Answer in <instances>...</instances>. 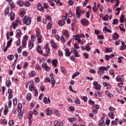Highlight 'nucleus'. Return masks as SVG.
<instances>
[{
    "label": "nucleus",
    "instance_id": "f257e3e1",
    "mask_svg": "<svg viewBox=\"0 0 126 126\" xmlns=\"http://www.w3.org/2000/svg\"><path fill=\"white\" fill-rule=\"evenodd\" d=\"M80 38H85V35H84V34H77L76 35H73V39L75 40V41H77L78 44H81V45H83V41L81 40Z\"/></svg>",
    "mask_w": 126,
    "mask_h": 126
},
{
    "label": "nucleus",
    "instance_id": "f03ea898",
    "mask_svg": "<svg viewBox=\"0 0 126 126\" xmlns=\"http://www.w3.org/2000/svg\"><path fill=\"white\" fill-rule=\"evenodd\" d=\"M23 22L26 25H30L31 24V17L26 16L23 19Z\"/></svg>",
    "mask_w": 126,
    "mask_h": 126
},
{
    "label": "nucleus",
    "instance_id": "7ed1b4c3",
    "mask_svg": "<svg viewBox=\"0 0 126 126\" xmlns=\"http://www.w3.org/2000/svg\"><path fill=\"white\" fill-rule=\"evenodd\" d=\"M12 25L13 29H16L17 26H18V25H21V20H16L15 22H13Z\"/></svg>",
    "mask_w": 126,
    "mask_h": 126
},
{
    "label": "nucleus",
    "instance_id": "20e7f679",
    "mask_svg": "<svg viewBox=\"0 0 126 126\" xmlns=\"http://www.w3.org/2000/svg\"><path fill=\"white\" fill-rule=\"evenodd\" d=\"M71 50L72 53H73V54H74V56L76 58H78L80 57V55H78V51H77V50L75 49V48H72Z\"/></svg>",
    "mask_w": 126,
    "mask_h": 126
},
{
    "label": "nucleus",
    "instance_id": "39448f33",
    "mask_svg": "<svg viewBox=\"0 0 126 126\" xmlns=\"http://www.w3.org/2000/svg\"><path fill=\"white\" fill-rule=\"evenodd\" d=\"M62 35L65 36L66 40L69 39V34L68 33V31H64L62 32Z\"/></svg>",
    "mask_w": 126,
    "mask_h": 126
},
{
    "label": "nucleus",
    "instance_id": "423d86ee",
    "mask_svg": "<svg viewBox=\"0 0 126 126\" xmlns=\"http://www.w3.org/2000/svg\"><path fill=\"white\" fill-rule=\"evenodd\" d=\"M81 23L84 26H85L86 25H88L89 24V23L88 22V21L86 18H83L81 20Z\"/></svg>",
    "mask_w": 126,
    "mask_h": 126
},
{
    "label": "nucleus",
    "instance_id": "0eeeda50",
    "mask_svg": "<svg viewBox=\"0 0 126 126\" xmlns=\"http://www.w3.org/2000/svg\"><path fill=\"white\" fill-rule=\"evenodd\" d=\"M36 52L39 54V55H42L43 54V49L41 48L40 45H38L36 47Z\"/></svg>",
    "mask_w": 126,
    "mask_h": 126
},
{
    "label": "nucleus",
    "instance_id": "6e6552de",
    "mask_svg": "<svg viewBox=\"0 0 126 126\" xmlns=\"http://www.w3.org/2000/svg\"><path fill=\"white\" fill-rule=\"evenodd\" d=\"M119 37H120V35H119V34H118V33L117 32H115L112 36V38L113 40H115V41H117V40L119 39Z\"/></svg>",
    "mask_w": 126,
    "mask_h": 126
},
{
    "label": "nucleus",
    "instance_id": "1a4fd4ad",
    "mask_svg": "<svg viewBox=\"0 0 126 126\" xmlns=\"http://www.w3.org/2000/svg\"><path fill=\"white\" fill-rule=\"evenodd\" d=\"M103 32L107 33V32H108V33H112V30H110V29H108V27L107 26H104V29H103Z\"/></svg>",
    "mask_w": 126,
    "mask_h": 126
},
{
    "label": "nucleus",
    "instance_id": "9d476101",
    "mask_svg": "<svg viewBox=\"0 0 126 126\" xmlns=\"http://www.w3.org/2000/svg\"><path fill=\"white\" fill-rule=\"evenodd\" d=\"M43 103H44V104H47L48 103V102H49V103L50 104H51V100L50 99V98H47V97L45 96L44 98H43Z\"/></svg>",
    "mask_w": 126,
    "mask_h": 126
},
{
    "label": "nucleus",
    "instance_id": "9b49d317",
    "mask_svg": "<svg viewBox=\"0 0 126 126\" xmlns=\"http://www.w3.org/2000/svg\"><path fill=\"white\" fill-rule=\"evenodd\" d=\"M17 34L16 35V38H21V31L19 29L16 30Z\"/></svg>",
    "mask_w": 126,
    "mask_h": 126
},
{
    "label": "nucleus",
    "instance_id": "f8f14e48",
    "mask_svg": "<svg viewBox=\"0 0 126 126\" xmlns=\"http://www.w3.org/2000/svg\"><path fill=\"white\" fill-rule=\"evenodd\" d=\"M37 8L39 11H42V12H44V7H43V6L40 3H38L37 4Z\"/></svg>",
    "mask_w": 126,
    "mask_h": 126
},
{
    "label": "nucleus",
    "instance_id": "ddd939ff",
    "mask_svg": "<svg viewBox=\"0 0 126 126\" xmlns=\"http://www.w3.org/2000/svg\"><path fill=\"white\" fill-rule=\"evenodd\" d=\"M10 18L11 21H12V20H13L14 18H15V14H14V12H11L10 13Z\"/></svg>",
    "mask_w": 126,
    "mask_h": 126
},
{
    "label": "nucleus",
    "instance_id": "4468645a",
    "mask_svg": "<svg viewBox=\"0 0 126 126\" xmlns=\"http://www.w3.org/2000/svg\"><path fill=\"white\" fill-rule=\"evenodd\" d=\"M9 4L11 6V8H15V5H14V2H13L12 0L9 1Z\"/></svg>",
    "mask_w": 126,
    "mask_h": 126
},
{
    "label": "nucleus",
    "instance_id": "2eb2a0df",
    "mask_svg": "<svg viewBox=\"0 0 126 126\" xmlns=\"http://www.w3.org/2000/svg\"><path fill=\"white\" fill-rule=\"evenodd\" d=\"M29 89L30 91H34V90L35 89V85H34L33 84H31L29 86Z\"/></svg>",
    "mask_w": 126,
    "mask_h": 126
},
{
    "label": "nucleus",
    "instance_id": "dca6fc26",
    "mask_svg": "<svg viewBox=\"0 0 126 126\" xmlns=\"http://www.w3.org/2000/svg\"><path fill=\"white\" fill-rule=\"evenodd\" d=\"M57 63H58V60L54 59L52 61V65H54L55 67H57Z\"/></svg>",
    "mask_w": 126,
    "mask_h": 126
},
{
    "label": "nucleus",
    "instance_id": "f3484780",
    "mask_svg": "<svg viewBox=\"0 0 126 126\" xmlns=\"http://www.w3.org/2000/svg\"><path fill=\"white\" fill-rule=\"evenodd\" d=\"M102 92H95L94 93V96H96V97H102Z\"/></svg>",
    "mask_w": 126,
    "mask_h": 126
},
{
    "label": "nucleus",
    "instance_id": "a211bd4d",
    "mask_svg": "<svg viewBox=\"0 0 126 126\" xmlns=\"http://www.w3.org/2000/svg\"><path fill=\"white\" fill-rule=\"evenodd\" d=\"M58 24H59V25H60V26L62 27V26H63V25H64V24H65V22H64V21H63V20H59L58 22Z\"/></svg>",
    "mask_w": 126,
    "mask_h": 126
},
{
    "label": "nucleus",
    "instance_id": "6ab92c4d",
    "mask_svg": "<svg viewBox=\"0 0 126 126\" xmlns=\"http://www.w3.org/2000/svg\"><path fill=\"white\" fill-rule=\"evenodd\" d=\"M105 94H106V95H107V96L109 98H112V97H114V94H113L112 93H110V92H109V91H105Z\"/></svg>",
    "mask_w": 126,
    "mask_h": 126
},
{
    "label": "nucleus",
    "instance_id": "aec40b11",
    "mask_svg": "<svg viewBox=\"0 0 126 126\" xmlns=\"http://www.w3.org/2000/svg\"><path fill=\"white\" fill-rule=\"evenodd\" d=\"M35 37H36V38L42 37V35H41V34L40 33V32L39 31V29H37L36 30Z\"/></svg>",
    "mask_w": 126,
    "mask_h": 126
},
{
    "label": "nucleus",
    "instance_id": "412c9836",
    "mask_svg": "<svg viewBox=\"0 0 126 126\" xmlns=\"http://www.w3.org/2000/svg\"><path fill=\"white\" fill-rule=\"evenodd\" d=\"M125 15L122 14L120 18V22H121V23H124V22H125V20L124 19H125Z\"/></svg>",
    "mask_w": 126,
    "mask_h": 126
},
{
    "label": "nucleus",
    "instance_id": "4be33fe9",
    "mask_svg": "<svg viewBox=\"0 0 126 126\" xmlns=\"http://www.w3.org/2000/svg\"><path fill=\"white\" fill-rule=\"evenodd\" d=\"M50 44H52V47L54 48V49H57L58 48V45L56 44V42L52 41L50 42Z\"/></svg>",
    "mask_w": 126,
    "mask_h": 126
},
{
    "label": "nucleus",
    "instance_id": "5701e85b",
    "mask_svg": "<svg viewBox=\"0 0 126 126\" xmlns=\"http://www.w3.org/2000/svg\"><path fill=\"white\" fill-rule=\"evenodd\" d=\"M7 58L8 59L10 62H12V60L14 59V56L13 55H10L7 57Z\"/></svg>",
    "mask_w": 126,
    "mask_h": 126
},
{
    "label": "nucleus",
    "instance_id": "b1692460",
    "mask_svg": "<svg viewBox=\"0 0 126 126\" xmlns=\"http://www.w3.org/2000/svg\"><path fill=\"white\" fill-rule=\"evenodd\" d=\"M35 75H36V72L32 71L29 74V76H30V77H33Z\"/></svg>",
    "mask_w": 126,
    "mask_h": 126
},
{
    "label": "nucleus",
    "instance_id": "393cba45",
    "mask_svg": "<svg viewBox=\"0 0 126 126\" xmlns=\"http://www.w3.org/2000/svg\"><path fill=\"white\" fill-rule=\"evenodd\" d=\"M108 19H109V14H106L104 17L102 18V20L104 21H108Z\"/></svg>",
    "mask_w": 126,
    "mask_h": 126
},
{
    "label": "nucleus",
    "instance_id": "a878e982",
    "mask_svg": "<svg viewBox=\"0 0 126 126\" xmlns=\"http://www.w3.org/2000/svg\"><path fill=\"white\" fill-rule=\"evenodd\" d=\"M51 84H52V88L55 86V84H56V80H55V78H52L51 79Z\"/></svg>",
    "mask_w": 126,
    "mask_h": 126
},
{
    "label": "nucleus",
    "instance_id": "bb28decb",
    "mask_svg": "<svg viewBox=\"0 0 126 126\" xmlns=\"http://www.w3.org/2000/svg\"><path fill=\"white\" fill-rule=\"evenodd\" d=\"M108 67L105 66H101L99 68V70H104L105 71H107L108 70Z\"/></svg>",
    "mask_w": 126,
    "mask_h": 126
},
{
    "label": "nucleus",
    "instance_id": "cd10ccee",
    "mask_svg": "<svg viewBox=\"0 0 126 126\" xmlns=\"http://www.w3.org/2000/svg\"><path fill=\"white\" fill-rule=\"evenodd\" d=\"M79 74H80V73H79V72H76L73 75H72V79H74V78H75V77H76V76H78V75H79Z\"/></svg>",
    "mask_w": 126,
    "mask_h": 126
},
{
    "label": "nucleus",
    "instance_id": "c85d7f7f",
    "mask_svg": "<svg viewBox=\"0 0 126 126\" xmlns=\"http://www.w3.org/2000/svg\"><path fill=\"white\" fill-rule=\"evenodd\" d=\"M6 85L8 88H9V87H10V85H11V82L10 81V80L6 81Z\"/></svg>",
    "mask_w": 126,
    "mask_h": 126
},
{
    "label": "nucleus",
    "instance_id": "c756f323",
    "mask_svg": "<svg viewBox=\"0 0 126 126\" xmlns=\"http://www.w3.org/2000/svg\"><path fill=\"white\" fill-rule=\"evenodd\" d=\"M9 13V7H7L5 9V12L4 14L5 15H7V14H8Z\"/></svg>",
    "mask_w": 126,
    "mask_h": 126
},
{
    "label": "nucleus",
    "instance_id": "7c9ffc66",
    "mask_svg": "<svg viewBox=\"0 0 126 126\" xmlns=\"http://www.w3.org/2000/svg\"><path fill=\"white\" fill-rule=\"evenodd\" d=\"M46 112H47V116H51L52 115V111L50 110L49 108H47L46 110Z\"/></svg>",
    "mask_w": 126,
    "mask_h": 126
},
{
    "label": "nucleus",
    "instance_id": "2f4dec72",
    "mask_svg": "<svg viewBox=\"0 0 126 126\" xmlns=\"http://www.w3.org/2000/svg\"><path fill=\"white\" fill-rule=\"evenodd\" d=\"M94 88H95V89L97 91H100L101 90V85H97V86H95Z\"/></svg>",
    "mask_w": 126,
    "mask_h": 126
},
{
    "label": "nucleus",
    "instance_id": "473e14b6",
    "mask_svg": "<svg viewBox=\"0 0 126 126\" xmlns=\"http://www.w3.org/2000/svg\"><path fill=\"white\" fill-rule=\"evenodd\" d=\"M17 3L18 5H19V6H23V1L22 0H18L17 2Z\"/></svg>",
    "mask_w": 126,
    "mask_h": 126
},
{
    "label": "nucleus",
    "instance_id": "72a5a7b5",
    "mask_svg": "<svg viewBox=\"0 0 126 126\" xmlns=\"http://www.w3.org/2000/svg\"><path fill=\"white\" fill-rule=\"evenodd\" d=\"M7 113H8V107H5L4 110V116H6L7 115Z\"/></svg>",
    "mask_w": 126,
    "mask_h": 126
},
{
    "label": "nucleus",
    "instance_id": "f704fd0d",
    "mask_svg": "<svg viewBox=\"0 0 126 126\" xmlns=\"http://www.w3.org/2000/svg\"><path fill=\"white\" fill-rule=\"evenodd\" d=\"M112 52H113V49H112L111 48H105L106 53H112Z\"/></svg>",
    "mask_w": 126,
    "mask_h": 126
},
{
    "label": "nucleus",
    "instance_id": "c9c22d12",
    "mask_svg": "<svg viewBox=\"0 0 126 126\" xmlns=\"http://www.w3.org/2000/svg\"><path fill=\"white\" fill-rule=\"evenodd\" d=\"M99 124L100 126H106L105 125V122L103 120H100Z\"/></svg>",
    "mask_w": 126,
    "mask_h": 126
},
{
    "label": "nucleus",
    "instance_id": "e433bc0d",
    "mask_svg": "<svg viewBox=\"0 0 126 126\" xmlns=\"http://www.w3.org/2000/svg\"><path fill=\"white\" fill-rule=\"evenodd\" d=\"M27 99L28 101H30L31 100V94L29 93L27 94Z\"/></svg>",
    "mask_w": 126,
    "mask_h": 126
},
{
    "label": "nucleus",
    "instance_id": "4c0bfd02",
    "mask_svg": "<svg viewBox=\"0 0 126 126\" xmlns=\"http://www.w3.org/2000/svg\"><path fill=\"white\" fill-rule=\"evenodd\" d=\"M105 58L106 61H110V59H111V58H112V56L106 55L105 56Z\"/></svg>",
    "mask_w": 126,
    "mask_h": 126
},
{
    "label": "nucleus",
    "instance_id": "58836bf2",
    "mask_svg": "<svg viewBox=\"0 0 126 126\" xmlns=\"http://www.w3.org/2000/svg\"><path fill=\"white\" fill-rule=\"evenodd\" d=\"M55 114L56 116H57L58 117H60L61 116V113H60V111L55 110Z\"/></svg>",
    "mask_w": 126,
    "mask_h": 126
},
{
    "label": "nucleus",
    "instance_id": "ea45409f",
    "mask_svg": "<svg viewBox=\"0 0 126 126\" xmlns=\"http://www.w3.org/2000/svg\"><path fill=\"white\" fill-rule=\"evenodd\" d=\"M18 40L16 41V45L18 47L21 44V42L20 41V38H17Z\"/></svg>",
    "mask_w": 126,
    "mask_h": 126
},
{
    "label": "nucleus",
    "instance_id": "a19ab883",
    "mask_svg": "<svg viewBox=\"0 0 126 126\" xmlns=\"http://www.w3.org/2000/svg\"><path fill=\"white\" fill-rule=\"evenodd\" d=\"M118 23H119V20H118L117 19H114L113 20V22L112 23V24L113 25H116L118 24Z\"/></svg>",
    "mask_w": 126,
    "mask_h": 126
},
{
    "label": "nucleus",
    "instance_id": "79ce46f5",
    "mask_svg": "<svg viewBox=\"0 0 126 126\" xmlns=\"http://www.w3.org/2000/svg\"><path fill=\"white\" fill-rule=\"evenodd\" d=\"M11 43H12V38H11L8 41H7V47H9L10 45H11Z\"/></svg>",
    "mask_w": 126,
    "mask_h": 126
},
{
    "label": "nucleus",
    "instance_id": "37998d69",
    "mask_svg": "<svg viewBox=\"0 0 126 126\" xmlns=\"http://www.w3.org/2000/svg\"><path fill=\"white\" fill-rule=\"evenodd\" d=\"M46 52L47 54H50V48H49V46L46 45L45 46Z\"/></svg>",
    "mask_w": 126,
    "mask_h": 126
},
{
    "label": "nucleus",
    "instance_id": "c03bdc74",
    "mask_svg": "<svg viewBox=\"0 0 126 126\" xmlns=\"http://www.w3.org/2000/svg\"><path fill=\"white\" fill-rule=\"evenodd\" d=\"M28 64H29L28 62H25L23 65V68L24 69H26L27 66H28Z\"/></svg>",
    "mask_w": 126,
    "mask_h": 126
},
{
    "label": "nucleus",
    "instance_id": "a18cd8bd",
    "mask_svg": "<svg viewBox=\"0 0 126 126\" xmlns=\"http://www.w3.org/2000/svg\"><path fill=\"white\" fill-rule=\"evenodd\" d=\"M58 55L59 57H63V51L61 50L58 51Z\"/></svg>",
    "mask_w": 126,
    "mask_h": 126
},
{
    "label": "nucleus",
    "instance_id": "49530a36",
    "mask_svg": "<svg viewBox=\"0 0 126 126\" xmlns=\"http://www.w3.org/2000/svg\"><path fill=\"white\" fill-rule=\"evenodd\" d=\"M13 103L14 106H16L17 105V99L16 98H13Z\"/></svg>",
    "mask_w": 126,
    "mask_h": 126
},
{
    "label": "nucleus",
    "instance_id": "de8ad7c7",
    "mask_svg": "<svg viewBox=\"0 0 126 126\" xmlns=\"http://www.w3.org/2000/svg\"><path fill=\"white\" fill-rule=\"evenodd\" d=\"M27 41H28V36L25 35L23 37V42H27Z\"/></svg>",
    "mask_w": 126,
    "mask_h": 126
},
{
    "label": "nucleus",
    "instance_id": "09e8293b",
    "mask_svg": "<svg viewBox=\"0 0 126 126\" xmlns=\"http://www.w3.org/2000/svg\"><path fill=\"white\" fill-rule=\"evenodd\" d=\"M109 74L110 75H112L113 77L115 78V73H114V70H109Z\"/></svg>",
    "mask_w": 126,
    "mask_h": 126
},
{
    "label": "nucleus",
    "instance_id": "8fccbe9b",
    "mask_svg": "<svg viewBox=\"0 0 126 126\" xmlns=\"http://www.w3.org/2000/svg\"><path fill=\"white\" fill-rule=\"evenodd\" d=\"M97 7H98V8H99L100 11H102V10H103V9H104V7H103V6H101V5L100 4H97Z\"/></svg>",
    "mask_w": 126,
    "mask_h": 126
},
{
    "label": "nucleus",
    "instance_id": "3c124183",
    "mask_svg": "<svg viewBox=\"0 0 126 126\" xmlns=\"http://www.w3.org/2000/svg\"><path fill=\"white\" fill-rule=\"evenodd\" d=\"M32 114L34 115V116H37L38 115V111H37V110L36 109H34L33 111H32Z\"/></svg>",
    "mask_w": 126,
    "mask_h": 126
},
{
    "label": "nucleus",
    "instance_id": "603ef678",
    "mask_svg": "<svg viewBox=\"0 0 126 126\" xmlns=\"http://www.w3.org/2000/svg\"><path fill=\"white\" fill-rule=\"evenodd\" d=\"M32 116H33V112L32 111H30L29 116V120H31V118H32Z\"/></svg>",
    "mask_w": 126,
    "mask_h": 126
},
{
    "label": "nucleus",
    "instance_id": "864d4df0",
    "mask_svg": "<svg viewBox=\"0 0 126 126\" xmlns=\"http://www.w3.org/2000/svg\"><path fill=\"white\" fill-rule=\"evenodd\" d=\"M33 47H34V44L33 43H30L29 44V48L30 49V50H31V49H32Z\"/></svg>",
    "mask_w": 126,
    "mask_h": 126
},
{
    "label": "nucleus",
    "instance_id": "5fc2aeb1",
    "mask_svg": "<svg viewBox=\"0 0 126 126\" xmlns=\"http://www.w3.org/2000/svg\"><path fill=\"white\" fill-rule=\"evenodd\" d=\"M43 8L44 9H48L49 8V6L46 3H43Z\"/></svg>",
    "mask_w": 126,
    "mask_h": 126
},
{
    "label": "nucleus",
    "instance_id": "6e6d98bb",
    "mask_svg": "<svg viewBox=\"0 0 126 126\" xmlns=\"http://www.w3.org/2000/svg\"><path fill=\"white\" fill-rule=\"evenodd\" d=\"M23 57H28V53H27V51H23Z\"/></svg>",
    "mask_w": 126,
    "mask_h": 126
},
{
    "label": "nucleus",
    "instance_id": "4d7b16f0",
    "mask_svg": "<svg viewBox=\"0 0 126 126\" xmlns=\"http://www.w3.org/2000/svg\"><path fill=\"white\" fill-rule=\"evenodd\" d=\"M22 44L23 48H26V45L27 44V42L25 41H22Z\"/></svg>",
    "mask_w": 126,
    "mask_h": 126
},
{
    "label": "nucleus",
    "instance_id": "13d9d810",
    "mask_svg": "<svg viewBox=\"0 0 126 126\" xmlns=\"http://www.w3.org/2000/svg\"><path fill=\"white\" fill-rule=\"evenodd\" d=\"M88 103H89V104H90V105H91V104H92V105H94V104H95V101H93L92 99H90V100H89Z\"/></svg>",
    "mask_w": 126,
    "mask_h": 126
},
{
    "label": "nucleus",
    "instance_id": "bf43d9fd",
    "mask_svg": "<svg viewBox=\"0 0 126 126\" xmlns=\"http://www.w3.org/2000/svg\"><path fill=\"white\" fill-rule=\"evenodd\" d=\"M110 122H111V120H110V119L106 120L105 122V125L106 126H109Z\"/></svg>",
    "mask_w": 126,
    "mask_h": 126
},
{
    "label": "nucleus",
    "instance_id": "052dcab7",
    "mask_svg": "<svg viewBox=\"0 0 126 126\" xmlns=\"http://www.w3.org/2000/svg\"><path fill=\"white\" fill-rule=\"evenodd\" d=\"M60 39L61 40V42H64L65 43V40H64V36L62 34V35L61 36Z\"/></svg>",
    "mask_w": 126,
    "mask_h": 126
},
{
    "label": "nucleus",
    "instance_id": "680f3d73",
    "mask_svg": "<svg viewBox=\"0 0 126 126\" xmlns=\"http://www.w3.org/2000/svg\"><path fill=\"white\" fill-rule=\"evenodd\" d=\"M37 38H37V42H38V43H39V44H41V43H42V40H41V39L42 38V36H40V37H37Z\"/></svg>",
    "mask_w": 126,
    "mask_h": 126
},
{
    "label": "nucleus",
    "instance_id": "e2e57ef3",
    "mask_svg": "<svg viewBox=\"0 0 126 126\" xmlns=\"http://www.w3.org/2000/svg\"><path fill=\"white\" fill-rule=\"evenodd\" d=\"M18 117L19 119H21L22 118H23V113H19L18 114Z\"/></svg>",
    "mask_w": 126,
    "mask_h": 126
},
{
    "label": "nucleus",
    "instance_id": "0e129e2a",
    "mask_svg": "<svg viewBox=\"0 0 126 126\" xmlns=\"http://www.w3.org/2000/svg\"><path fill=\"white\" fill-rule=\"evenodd\" d=\"M98 73L99 75H103L104 74V71L102 70H98Z\"/></svg>",
    "mask_w": 126,
    "mask_h": 126
},
{
    "label": "nucleus",
    "instance_id": "69168bd1",
    "mask_svg": "<svg viewBox=\"0 0 126 126\" xmlns=\"http://www.w3.org/2000/svg\"><path fill=\"white\" fill-rule=\"evenodd\" d=\"M85 50H86V51L89 52V51H90L91 50V48H90V46H89V45H88V46H86Z\"/></svg>",
    "mask_w": 126,
    "mask_h": 126
},
{
    "label": "nucleus",
    "instance_id": "338daca9",
    "mask_svg": "<svg viewBox=\"0 0 126 126\" xmlns=\"http://www.w3.org/2000/svg\"><path fill=\"white\" fill-rule=\"evenodd\" d=\"M116 80L117 81H121L122 80V77H121L120 75L116 77Z\"/></svg>",
    "mask_w": 126,
    "mask_h": 126
},
{
    "label": "nucleus",
    "instance_id": "774afa93",
    "mask_svg": "<svg viewBox=\"0 0 126 126\" xmlns=\"http://www.w3.org/2000/svg\"><path fill=\"white\" fill-rule=\"evenodd\" d=\"M8 124L9 126H12V125H14V122H13V120H11L9 121Z\"/></svg>",
    "mask_w": 126,
    "mask_h": 126
}]
</instances>
